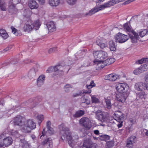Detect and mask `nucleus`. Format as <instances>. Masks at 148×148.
Returning a JSON list of instances; mask_svg holds the SVG:
<instances>
[{
  "instance_id": "1",
  "label": "nucleus",
  "mask_w": 148,
  "mask_h": 148,
  "mask_svg": "<svg viewBox=\"0 0 148 148\" xmlns=\"http://www.w3.org/2000/svg\"><path fill=\"white\" fill-rule=\"evenodd\" d=\"M58 127L61 135V139L63 140H67L69 145L72 147H73L75 143L76 142L78 139V136L75 135L72 137L69 129L63 124L59 125Z\"/></svg>"
},
{
  "instance_id": "2",
  "label": "nucleus",
  "mask_w": 148,
  "mask_h": 148,
  "mask_svg": "<svg viewBox=\"0 0 148 148\" xmlns=\"http://www.w3.org/2000/svg\"><path fill=\"white\" fill-rule=\"evenodd\" d=\"M36 123L32 119H29L24 123L21 128L22 131L25 133L30 132L31 130L36 127Z\"/></svg>"
},
{
  "instance_id": "3",
  "label": "nucleus",
  "mask_w": 148,
  "mask_h": 148,
  "mask_svg": "<svg viewBox=\"0 0 148 148\" xmlns=\"http://www.w3.org/2000/svg\"><path fill=\"white\" fill-rule=\"evenodd\" d=\"M111 3V2L108 3H105L103 5H101L98 8L95 7L90 10L88 13L85 14L84 15V16L86 17L91 16L99 10H101L106 8L110 6L111 5H112Z\"/></svg>"
},
{
  "instance_id": "4",
  "label": "nucleus",
  "mask_w": 148,
  "mask_h": 148,
  "mask_svg": "<svg viewBox=\"0 0 148 148\" xmlns=\"http://www.w3.org/2000/svg\"><path fill=\"white\" fill-rule=\"evenodd\" d=\"M115 88L117 91L120 93H126L129 87L127 84L119 83L116 85Z\"/></svg>"
},
{
  "instance_id": "5",
  "label": "nucleus",
  "mask_w": 148,
  "mask_h": 148,
  "mask_svg": "<svg viewBox=\"0 0 148 148\" xmlns=\"http://www.w3.org/2000/svg\"><path fill=\"white\" fill-rule=\"evenodd\" d=\"M79 123L81 125L87 128L90 129L91 127V122L90 119L87 117H84L79 120Z\"/></svg>"
},
{
  "instance_id": "6",
  "label": "nucleus",
  "mask_w": 148,
  "mask_h": 148,
  "mask_svg": "<svg viewBox=\"0 0 148 148\" xmlns=\"http://www.w3.org/2000/svg\"><path fill=\"white\" fill-rule=\"evenodd\" d=\"M129 36L127 35L119 33L115 35V39L116 42L119 43H123L128 39Z\"/></svg>"
},
{
  "instance_id": "7",
  "label": "nucleus",
  "mask_w": 148,
  "mask_h": 148,
  "mask_svg": "<svg viewBox=\"0 0 148 148\" xmlns=\"http://www.w3.org/2000/svg\"><path fill=\"white\" fill-rule=\"evenodd\" d=\"M25 120L24 117L18 116L14 118L13 123L14 125L23 127L24 124Z\"/></svg>"
},
{
  "instance_id": "8",
  "label": "nucleus",
  "mask_w": 148,
  "mask_h": 148,
  "mask_svg": "<svg viewBox=\"0 0 148 148\" xmlns=\"http://www.w3.org/2000/svg\"><path fill=\"white\" fill-rule=\"evenodd\" d=\"M82 147L85 148H97L95 144L93 143L90 138L84 140Z\"/></svg>"
},
{
  "instance_id": "9",
  "label": "nucleus",
  "mask_w": 148,
  "mask_h": 148,
  "mask_svg": "<svg viewBox=\"0 0 148 148\" xmlns=\"http://www.w3.org/2000/svg\"><path fill=\"white\" fill-rule=\"evenodd\" d=\"M128 95L126 92L120 93L116 95V99L118 101L123 103L125 101Z\"/></svg>"
},
{
  "instance_id": "10",
  "label": "nucleus",
  "mask_w": 148,
  "mask_h": 148,
  "mask_svg": "<svg viewBox=\"0 0 148 148\" xmlns=\"http://www.w3.org/2000/svg\"><path fill=\"white\" fill-rule=\"evenodd\" d=\"M96 118L102 122H106L108 120V114L106 113L102 112L101 114L98 115Z\"/></svg>"
},
{
  "instance_id": "11",
  "label": "nucleus",
  "mask_w": 148,
  "mask_h": 148,
  "mask_svg": "<svg viewBox=\"0 0 148 148\" xmlns=\"http://www.w3.org/2000/svg\"><path fill=\"white\" fill-rule=\"evenodd\" d=\"M120 76L115 74H111L105 76V79L111 81H114L117 79H119Z\"/></svg>"
},
{
  "instance_id": "12",
  "label": "nucleus",
  "mask_w": 148,
  "mask_h": 148,
  "mask_svg": "<svg viewBox=\"0 0 148 148\" xmlns=\"http://www.w3.org/2000/svg\"><path fill=\"white\" fill-rule=\"evenodd\" d=\"M47 27L50 32H53L56 30V24L53 21H50L48 22L47 24Z\"/></svg>"
},
{
  "instance_id": "13",
  "label": "nucleus",
  "mask_w": 148,
  "mask_h": 148,
  "mask_svg": "<svg viewBox=\"0 0 148 148\" xmlns=\"http://www.w3.org/2000/svg\"><path fill=\"white\" fill-rule=\"evenodd\" d=\"M136 139V137L134 136H132L128 138L127 140L126 146L130 148H132Z\"/></svg>"
},
{
  "instance_id": "14",
  "label": "nucleus",
  "mask_w": 148,
  "mask_h": 148,
  "mask_svg": "<svg viewBox=\"0 0 148 148\" xmlns=\"http://www.w3.org/2000/svg\"><path fill=\"white\" fill-rule=\"evenodd\" d=\"M16 4L12 2L9 1L8 4V10L10 13L13 14L17 11V9L16 8Z\"/></svg>"
},
{
  "instance_id": "15",
  "label": "nucleus",
  "mask_w": 148,
  "mask_h": 148,
  "mask_svg": "<svg viewBox=\"0 0 148 148\" xmlns=\"http://www.w3.org/2000/svg\"><path fill=\"white\" fill-rule=\"evenodd\" d=\"M132 34L134 36L131 35L130 34H128L129 38L130 37L131 38L132 43H136L137 42V40L139 38L138 34L135 32H132Z\"/></svg>"
},
{
  "instance_id": "16",
  "label": "nucleus",
  "mask_w": 148,
  "mask_h": 148,
  "mask_svg": "<svg viewBox=\"0 0 148 148\" xmlns=\"http://www.w3.org/2000/svg\"><path fill=\"white\" fill-rule=\"evenodd\" d=\"M114 116L115 119L117 121H123L124 117L122 112L120 111H117L114 113Z\"/></svg>"
},
{
  "instance_id": "17",
  "label": "nucleus",
  "mask_w": 148,
  "mask_h": 148,
  "mask_svg": "<svg viewBox=\"0 0 148 148\" xmlns=\"http://www.w3.org/2000/svg\"><path fill=\"white\" fill-rule=\"evenodd\" d=\"M64 67L59 64L52 67V69H53L55 72L58 71V73L59 74V75H62L63 73V70L64 69Z\"/></svg>"
},
{
  "instance_id": "18",
  "label": "nucleus",
  "mask_w": 148,
  "mask_h": 148,
  "mask_svg": "<svg viewBox=\"0 0 148 148\" xmlns=\"http://www.w3.org/2000/svg\"><path fill=\"white\" fill-rule=\"evenodd\" d=\"M34 27V25L32 23H25L23 27L24 31L29 33L32 31Z\"/></svg>"
},
{
  "instance_id": "19",
  "label": "nucleus",
  "mask_w": 148,
  "mask_h": 148,
  "mask_svg": "<svg viewBox=\"0 0 148 148\" xmlns=\"http://www.w3.org/2000/svg\"><path fill=\"white\" fill-rule=\"evenodd\" d=\"M28 6L31 9H36L38 7V5L34 0H30L28 1Z\"/></svg>"
},
{
  "instance_id": "20",
  "label": "nucleus",
  "mask_w": 148,
  "mask_h": 148,
  "mask_svg": "<svg viewBox=\"0 0 148 148\" xmlns=\"http://www.w3.org/2000/svg\"><path fill=\"white\" fill-rule=\"evenodd\" d=\"M12 139L11 137H7L3 139V142L4 146L7 147L12 144Z\"/></svg>"
},
{
  "instance_id": "21",
  "label": "nucleus",
  "mask_w": 148,
  "mask_h": 148,
  "mask_svg": "<svg viewBox=\"0 0 148 148\" xmlns=\"http://www.w3.org/2000/svg\"><path fill=\"white\" fill-rule=\"evenodd\" d=\"M45 78L44 75H41L38 77L37 80V84L38 87H40L43 84Z\"/></svg>"
},
{
  "instance_id": "22",
  "label": "nucleus",
  "mask_w": 148,
  "mask_h": 148,
  "mask_svg": "<svg viewBox=\"0 0 148 148\" xmlns=\"http://www.w3.org/2000/svg\"><path fill=\"white\" fill-rule=\"evenodd\" d=\"M47 128V130L46 132L45 131L46 128H44L43 129L42 133V135L40 136V138H41L42 136H44L45 134L46 133L47 134L49 135H51L53 134L54 132L53 130L51 127H49Z\"/></svg>"
},
{
  "instance_id": "23",
  "label": "nucleus",
  "mask_w": 148,
  "mask_h": 148,
  "mask_svg": "<svg viewBox=\"0 0 148 148\" xmlns=\"http://www.w3.org/2000/svg\"><path fill=\"white\" fill-rule=\"evenodd\" d=\"M38 71L37 69H31L29 72L28 75V77L30 79H32L34 78L36 74V72Z\"/></svg>"
},
{
  "instance_id": "24",
  "label": "nucleus",
  "mask_w": 148,
  "mask_h": 148,
  "mask_svg": "<svg viewBox=\"0 0 148 148\" xmlns=\"http://www.w3.org/2000/svg\"><path fill=\"white\" fill-rule=\"evenodd\" d=\"M20 142L19 145L23 148H29V144L25 139L21 140Z\"/></svg>"
},
{
  "instance_id": "25",
  "label": "nucleus",
  "mask_w": 148,
  "mask_h": 148,
  "mask_svg": "<svg viewBox=\"0 0 148 148\" xmlns=\"http://www.w3.org/2000/svg\"><path fill=\"white\" fill-rule=\"evenodd\" d=\"M143 84L142 82H139L136 83L135 85V88L138 91H142L144 89Z\"/></svg>"
},
{
  "instance_id": "26",
  "label": "nucleus",
  "mask_w": 148,
  "mask_h": 148,
  "mask_svg": "<svg viewBox=\"0 0 148 148\" xmlns=\"http://www.w3.org/2000/svg\"><path fill=\"white\" fill-rule=\"evenodd\" d=\"M60 0H49V3L51 6L56 7L59 5Z\"/></svg>"
},
{
  "instance_id": "27",
  "label": "nucleus",
  "mask_w": 148,
  "mask_h": 148,
  "mask_svg": "<svg viewBox=\"0 0 148 148\" xmlns=\"http://www.w3.org/2000/svg\"><path fill=\"white\" fill-rule=\"evenodd\" d=\"M95 62H97L96 64H97V66L100 69L103 68L106 66L104 60H99L97 61H95Z\"/></svg>"
},
{
  "instance_id": "28",
  "label": "nucleus",
  "mask_w": 148,
  "mask_h": 148,
  "mask_svg": "<svg viewBox=\"0 0 148 148\" xmlns=\"http://www.w3.org/2000/svg\"><path fill=\"white\" fill-rule=\"evenodd\" d=\"M84 111L80 110L77 111L75 114L73 115V116L74 118H78L84 115Z\"/></svg>"
},
{
  "instance_id": "29",
  "label": "nucleus",
  "mask_w": 148,
  "mask_h": 148,
  "mask_svg": "<svg viewBox=\"0 0 148 148\" xmlns=\"http://www.w3.org/2000/svg\"><path fill=\"white\" fill-rule=\"evenodd\" d=\"M96 43L97 45L99 46L102 49L104 48L107 46L106 42L101 41L100 40L98 39L96 40Z\"/></svg>"
},
{
  "instance_id": "30",
  "label": "nucleus",
  "mask_w": 148,
  "mask_h": 148,
  "mask_svg": "<svg viewBox=\"0 0 148 148\" xmlns=\"http://www.w3.org/2000/svg\"><path fill=\"white\" fill-rule=\"evenodd\" d=\"M109 48L111 51H114L116 49V45L113 41H110L109 42Z\"/></svg>"
},
{
  "instance_id": "31",
  "label": "nucleus",
  "mask_w": 148,
  "mask_h": 148,
  "mask_svg": "<svg viewBox=\"0 0 148 148\" xmlns=\"http://www.w3.org/2000/svg\"><path fill=\"white\" fill-rule=\"evenodd\" d=\"M0 35L4 39H6L8 37V35L6 31L3 29H0Z\"/></svg>"
},
{
  "instance_id": "32",
  "label": "nucleus",
  "mask_w": 148,
  "mask_h": 148,
  "mask_svg": "<svg viewBox=\"0 0 148 148\" xmlns=\"http://www.w3.org/2000/svg\"><path fill=\"white\" fill-rule=\"evenodd\" d=\"M124 29L129 33H132L134 32V30L132 29L131 26L129 25L127 23H126L124 24L123 26Z\"/></svg>"
},
{
  "instance_id": "33",
  "label": "nucleus",
  "mask_w": 148,
  "mask_h": 148,
  "mask_svg": "<svg viewBox=\"0 0 148 148\" xmlns=\"http://www.w3.org/2000/svg\"><path fill=\"white\" fill-rule=\"evenodd\" d=\"M108 56V54L107 52L105 51L101 50L100 54V58L99 59L101 60H103L104 59L107 58Z\"/></svg>"
},
{
  "instance_id": "34",
  "label": "nucleus",
  "mask_w": 148,
  "mask_h": 148,
  "mask_svg": "<svg viewBox=\"0 0 148 148\" xmlns=\"http://www.w3.org/2000/svg\"><path fill=\"white\" fill-rule=\"evenodd\" d=\"M6 5L5 2L3 1H0V7L2 11H5L6 10Z\"/></svg>"
},
{
  "instance_id": "35",
  "label": "nucleus",
  "mask_w": 148,
  "mask_h": 148,
  "mask_svg": "<svg viewBox=\"0 0 148 148\" xmlns=\"http://www.w3.org/2000/svg\"><path fill=\"white\" fill-rule=\"evenodd\" d=\"M146 95L145 94V92L143 91H141L137 93V97L142 99H145Z\"/></svg>"
},
{
  "instance_id": "36",
  "label": "nucleus",
  "mask_w": 148,
  "mask_h": 148,
  "mask_svg": "<svg viewBox=\"0 0 148 148\" xmlns=\"http://www.w3.org/2000/svg\"><path fill=\"white\" fill-rule=\"evenodd\" d=\"M52 143V139L50 138H48L47 139L45 140L42 143V144L45 145L46 144H47L49 145V147H50V145Z\"/></svg>"
},
{
  "instance_id": "37",
  "label": "nucleus",
  "mask_w": 148,
  "mask_h": 148,
  "mask_svg": "<svg viewBox=\"0 0 148 148\" xmlns=\"http://www.w3.org/2000/svg\"><path fill=\"white\" fill-rule=\"evenodd\" d=\"M100 53L101 51H95L93 52V55L94 57L96 59H97V60H99Z\"/></svg>"
},
{
  "instance_id": "38",
  "label": "nucleus",
  "mask_w": 148,
  "mask_h": 148,
  "mask_svg": "<svg viewBox=\"0 0 148 148\" xmlns=\"http://www.w3.org/2000/svg\"><path fill=\"white\" fill-rule=\"evenodd\" d=\"M104 61L106 66L108 65H110L114 62L115 59L114 58H108Z\"/></svg>"
},
{
  "instance_id": "39",
  "label": "nucleus",
  "mask_w": 148,
  "mask_h": 148,
  "mask_svg": "<svg viewBox=\"0 0 148 148\" xmlns=\"http://www.w3.org/2000/svg\"><path fill=\"white\" fill-rule=\"evenodd\" d=\"M142 69V67L140 66L138 69L134 70L133 73L135 75H138L144 72V71Z\"/></svg>"
},
{
  "instance_id": "40",
  "label": "nucleus",
  "mask_w": 148,
  "mask_h": 148,
  "mask_svg": "<svg viewBox=\"0 0 148 148\" xmlns=\"http://www.w3.org/2000/svg\"><path fill=\"white\" fill-rule=\"evenodd\" d=\"M105 100L107 108L109 109H110L112 106L110 100L107 98H105Z\"/></svg>"
},
{
  "instance_id": "41",
  "label": "nucleus",
  "mask_w": 148,
  "mask_h": 148,
  "mask_svg": "<svg viewBox=\"0 0 148 148\" xmlns=\"http://www.w3.org/2000/svg\"><path fill=\"white\" fill-rule=\"evenodd\" d=\"M110 137L106 135H103L100 136L99 139L102 140H107L110 139Z\"/></svg>"
},
{
  "instance_id": "42",
  "label": "nucleus",
  "mask_w": 148,
  "mask_h": 148,
  "mask_svg": "<svg viewBox=\"0 0 148 148\" xmlns=\"http://www.w3.org/2000/svg\"><path fill=\"white\" fill-rule=\"evenodd\" d=\"M148 32V30L147 29H142L139 32V36L141 37H143L146 35Z\"/></svg>"
},
{
  "instance_id": "43",
  "label": "nucleus",
  "mask_w": 148,
  "mask_h": 148,
  "mask_svg": "<svg viewBox=\"0 0 148 148\" xmlns=\"http://www.w3.org/2000/svg\"><path fill=\"white\" fill-rule=\"evenodd\" d=\"M148 62V59L147 58H143L140 60H138L136 62V63L140 64H141L143 63L146 62Z\"/></svg>"
},
{
  "instance_id": "44",
  "label": "nucleus",
  "mask_w": 148,
  "mask_h": 148,
  "mask_svg": "<svg viewBox=\"0 0 148 148\" xmlns=\"http://www.w3.org/2000/svg\"><path fill=\"white\" fill-rule=\"evenodd\" d=\"M34 25L35 29L36 30L39 28L41 24L39 20H37L34 22Z\"/></svg>"
},
{
  "instance_id": "45",
  "label": "nucleus",
  "mask_w": 148,
  "mask_h": 148,
  "mask_svg": "<svg viewBox=\"0 0 148 148\" xmlns=\"http://www.w3.org/2000/svg\"><path fill=\"white\" fill-rule=\"evenodd\" d=\"M57 51V47H54L49 49L48 51V53L49 54L55 52Z\"/></svg>"
},
{
  "instance_id": "46",
  "label": "nucleus",
  "mask_w": 148,
  "mask_h": 148,
  "mask_svg": "<svg viewBox=\"0 0 148 148\" xmlns=\"http://www.w3.org/2000/svg\"><path fill=\"white\" fill-rule=\"evenodd\" d=\"M114 145V143L112 141L108 142L106 143V148H111Z\"/></svg>"
},
{
  "instance_id": "47",
  "label": "nucleus",
  "mask_w": 148,
  "mask_h": 148,
  "mask_svg": "<svg viewBox=\"0 0 148 148\" xmlns=\"http://www.w3.org/2000/svg\"><path fill=\"white\" fill-rule=\"evenodd\" d=\"M81 99L82 103H86L87 104H89L90 103L89 101H88V99H86L85 96L82 97Z\"/></svg>"
},
{
  "instance_id": "48",
  "label": "nucleus",
  "mask_w": 148,
  "mask_h": 148,
  "mask_svg": "<svg viewBox=\"0 0 148 148\" xmlns=\"http://www.w3.org/2000/svg\"><path fill=\"white\" fill-rule=\"evenodd\" d=\"M38 119L39 121H38V124L40 125L42 121L44 119V116L42 115H38L37 116Z\"/></svg>"
},
{
  "instance_id": "49",
  "label": "nucleus",
  "mask_w": 148,
  "mask_h": 148,
  "mask_svg": "<svg viewBox=\"0 0 148 148\" xmlns=\"http://www.w3.org/2000/svg\"><path fill=\"white\" fill-rule=\"evenodd\" d=\"M144 71H146L148 70V63H147L143 66L142 65L141 66Z\"/></svg>"
},
{
  "instance_id": "50",
  "label": "nucleus",
  "mask_w": 148,
  "mask_h": 148,
  "mask_svg": "<svg viewBox=\"0 0 148 148\" xmlns=\"http://www.w3.org/2000/svg\"><path fill=\"white\" fill-rule=\"evenodd\" d=\"M72 88L71 85L70 84H66L64 87V89L66 92H68L69 90V88Z\"/></svg>"
},
{
  "instance_id": "51",
  "label": "nucleus",
  "mask_w": 148,
  "mask_h": 148,
  "mask_svg": "<svg viewBox=\"0 0 148 148\" xmlns=\"http://www.w3.org/2000/svg\"><path fill=\"white\" fill-rule=\"evenodd\" d=\"M67 1L69 5H73L76 3L77 0H67Z\"/></svg>"
},
{
  "instance_id": "52",
  "label": "nucleus",
  "mask_w": 148,
  "mask_h": 148,
  "mask_svg": "<svg viewBox=\"0 0 148 148\" xmlns=\"http://www.w3.org/2000/svg\"><path fill=\"white\" fill-rule=\"evenodd\" d=\"M95 84L94 83L93 81H91L90 84L89 85H87L86 86L88 88L90 89L93 87L95 86Z\"/></svg>"
},
{
  "instance_id": "53",
  "label": "nucleus",
  "mask_w": 148,
  "mask_h": 148,
  "mask_svg": "<svg viewBox=\"0 0 148 148\" xmlns=\"http://www.w3.org/2000/svg\"><path fill=\"white\" fill-rule=\"evenodd\" d=\"M11 28L12 30V32L15 34L16 36H18V33H17V30L14 27L12 26L11 27Z\"/></svg>"
},
{
  "instance_id": "54",
  "label": "nucleus",
  "mask_w": 148,
  "mask_h": 148,
  "mask_svg": "<svg viewBox=\"0 0 148 148\" xmlns=\"http://www.w3.org/2000/svg\"><path fill=\"white\" fill-rule=\"evenodd\" d=\"M92 101L93 103H97L99 101V99L98 98L92 96L91 97Z\"/></svg>"
},
{
  "instance_id": "55",
  "label": "nucleus",
  "mask_w": 148,
  "mask_h": 148,
  "mask_svg": "<svg viewBox=\"0 0 148 148\" xmlns=\"http://www.w3.org/2000/svg\"><path fill=\"white\" fill-rule=\"evenodd\" d=\"M121 1V0H112V1H111V4H112V5H113V4H112V3H114V4H116L117 3H118L119 2ZM110 2V1H109L107 3H108L109 2Z\"/></svg>"
},
{
  "instance_id": "56",
  "label": "nucleus",
  "mask_w": 148,
  "mask_h": 148,
  "mask_svg": "<svg viewBox=\"0 0 148 148\" xmlns=\"http://www.w3.org/2000/svg\"><path fill=\"white\" fill-rule=\"evenodd\" d=\"M21 0H10V1L12 2L14 4H17L21 2Z\"/></svg>"
},
{
  "instance_id": "57",
  "label": "nucleus",
  "mask_w": 148,
  "mask_h": 148,
  "mask_svg": "<svg viewBox=\"0 0 148 148\" xmlns=\"http://www.w3.org/2000/svg\"><path fill=\"white\" fill-rule=\"evenodd\" d=\"M144 86V89L148 90V82H145Z\"/></svg>"
},
{
  "instance_id": "58",
  "label": "nucleus",
  "mask_w": 148,
  "mask_h": 148,
  "mask_svg": "<svg viewBox=\"0 0 148 148\" xmlns=\"http://www.w3.org/2000/svg\"><path fill=\"white\" fill-rule=\"evenodd\" d=\"M82 93V92H80L74 94H73V97H76L78 96L81 95Z\"/></svg>"
},
{
  "instance_id": "59",
  "label": "nucleus",
  "mask_w": 148,
  "mask_h": 148,
  "mask_svg": "<svg viewBox=\"0 0 148 148\" xmlns=\"http://www.w3.org/2000/svg\"><path fill=\"white\" fill-rule=\"evenodd\" d=\"M118 121L119 122V123L117 125L118 127L119 128L122 126V123L123 122V121Z\"/></svg>"
},
{
  "instance_id": "60",
  "label": "nucleus",
  "mask_w": 148,
  "mask_h": 148,
  "mask_svg": "<svg viewBox=\"0 0 148 148\" xmlns=\"http://www.w3.org/2000/svg\"><path fill=\"white\" fill-rule=\"evenodd\" d=\"M102 113V112H101L100 110H97L96 112V117H98V115H99L101 114Z\"/></svg>"
},
{
  "instance_id": "61",
  "label": "nucleus",
  "mask_w": 148,
  "mask_h": 148,
  "mask_svg": "<svg viewBox=\"0 0 148 148\" xmlns=\"http://www.w3.org/2000/svg\"><path fill=\"white\" fill-rule=\"evenodd\" d=\"M18 134V132L16 131H14V130H12L11 132V134L12 135H15L17 134Z\"/></svg>"
},
{
  "instance_id": "62",
  "label": "nucleus",
  "mask_w": 148,
  "mask_h": 148,
  "mask_svg": "<svg viewBox=\"0 0 148 148\" xmlns=\"http://www.w3.org/2000/svg\"><path fill=\"white\" fill-rule=\"evenodd\" d=\"M51 124V122L50 121H48L47 123V128L51 127L50 126Z\"/></svg>"
},
{
  "instance_id": "63",
  "label": "nucleus",
  "mask_w": 148,
  "mask_h": 148,
  "mask_svg": "<svg viewBox=\"0 0 148 148\" xmlns=\"http://www.w3.org/2000/svg\"><path fill=\"white\" fill-rule=\"evenodd\" d=\"M129 123L130 124H133L135 122V121L132 119H130L129 120Z\"/></svg>"
},
{
  "instance_id": "64",
  "label": "nucleus",
  "mask_w": 148,
  "mask_h": 148,
  "mask_svg": "<svg viewBox=\"0 0 148 148\" xmlns=\"http://www.w3.org/2000/svg\"><path fill=\"white\" fill-rule=\"evenodd\" d=\"M145 82H148V74L145 76Z\"/></svg>"
}]
</instances>
